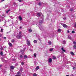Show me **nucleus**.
Here are the masks:
<instances>
[{
    "label": "nucleus",
    "mask_w": 76,
    "mask_h": 76,
    "mask_svg": "<svg viewBox=\"0 0 76 76\" xmlns=\"http://www.w3.org/2000/svg\"><path fill=\"white\" fill-rule=\"evenodd\" d=\"M31 51H32V50H31Z\"/></svg>",
    "instance_id": "obj_55"
},
{
    "label": "nucleus",
    "mask_w": 76,
    "mask_h": 76,
    "mask_svg": "<svg viewBox=\"0 0 76 76\" xmlns=\"http://www.w3.org/2000/svg\"><path fill=\"white\" fill-rule=\"evenodd\" d=\"M33 76H38V74L36 73H34L33 75Z\"/></svg>",
    "instance_id": "obj_11"
},
{
    "label": "nucleus",
    "mask_w": 76,
    "mask_h": 76,
    "mask_svg": "<svg viewBox=\"0 0 76 76\" xmlns=\"http://www.w3.org/2000/svg\"><path fill=\"white\" fill-rule=\"evenodd\" d=\"M66 76H69L68 75H66Z\"/></svg>",
    "instance_id": "obj_53"
},
{
    "label": "nucleus",
    "mask_w": 76,
    "mask_h": 76,
    "mask_svg": "<svg viewBox=\"0 0 76 76\" xmlns=\"http://www.w3.org/2000/svg\"><path fill=\"white\" fill-rule=\"evenodd\" d=\"M38 4L39 6H41V3H39Z\"/></svg>",
    "instance_id": "obj_35"
},
{
    "label": "nucleus",
    "mask_w": 76,
    "mask_h": 76,
    "mask_svg": "<svg viewBox=\"0 0 76 76\" xmlns=\"http://www.w3.org/2000/svg\"><path fill=\"white\" fill-rule=\"evenodd\" d=\"M39 23H43V20H41V19L39 21Z\"/></svg>",
    "instance_id": "obj_6"
},
{
    "label": "nucleus",
    "mask_w": 76,
    "mask_h": 76,
    "mask_svg": "<svg viewBox=\"0 0 76 76\" xmlns=\"http://www.w3.org/2000/svg\"><path fill=\"white\" fill-rule=\"evenodd\" d=\"M70 53L72 56H74L75 55V53L72 52H71Z\"/></svg>",
    "instance_id": "obj_7"
},
{
    "label": "nucleus",
    "mask_w": 76,
    "mask_h": 76,
    "mask_svg": "<svg viewBox=\"0 0 76 76\" xmlns=\"http://www.w3.org/2000/svg\"><path fill=\"white\" fill-rule=\"evenodd\" d=\"M4 39H6V37H4Z\"/></svg>",
    "instance_id": "obj_46"
},
{
    "label": "nucleus",
    "mask_w": 76,
    "mask_h": 76,
    "mask_svg": "<svg viewBox=\"0 0 76 76\" xmlns=\"http://www.w3.org/2000/svg\"><path fill=\"white\" fill-rule=\"evenodd\" d=\"M70 10L71 11H72V10H73V9H70Z\"/></svg>",
    "instance_id": "obj_43"
},
{
    "label": "nucleus",
    "mask_w": 76,
    "mask_h": 76,
    "mask_svg": "<svg viewBox=\"0 0 76 76\" xmlns=\"http://www.w3.org/2000/svg\"><path fill=\"white\" fill-rule=\"evenodd\" d=\"M18 1H19V2H22V1H23V0H18Z\"/></svg>",
    "instance_id": "obj_33"
},
{
    "label": "nucleus",
    "mask_w": 76,
    "mask_h": 76,
    "mask_svg": "<svg viewBox=\"0 0 76 76\" xmlns=\"http://www.w3.org/2000/svg\"><path fill=\"white\" fill-rule=\"evenodd\" d=\"M38 69H39V66H37L36 68V70H38Z\"/></svg>",
    "instance_id": "obj_20"
},
{
    "label": "nucleus",
    "mask_w": 76,
    "mask_h": 76,
    "mask_svg": "<svg viewBox=\"0 0 76 76\" xmlns=\"http://www.w3.org/2000/svg\"><path fill=\"white\" fill-rule=\"evenodd\" d=\"M19 19L20 20H22V17H21V16H19Z\"/></svg>",
    "instance_id": "obj_12"
},
{
    "label": "nucleus",
    "mask_w": 76,
    "mask_h": 76,
    "mask_svg": "<svg viewBox=\"0 0 76 76\" xmlns=\"http://www.w3.org/2000/svg\"><path fill=\"white\" fill-rule=\"evenodd\" d=\"M61 29L59 28V29H58V32H61Z\"/></svg>",
    "instance_id": "obj_21"
},
{
    "label": "nucleus",
    "mask_w": 76,
    "mask_h": 76,
    "mask_svg": "<svg viewBox=\"0 0 76 76\" xmlns=\"http://www.w3.org/2000/svg\"><path fill=\"white\" fill-rule=\"evenodd\" d=\"M21 33H22V32H21V31H20L19 32V34L18 37H17V38H20V37H22V36H21Z\"/></svg>",
    "instance_id": "obj_1"
},
{
    "label": "nucleus",
    "mask_w": 76,
    "mask_h": 76,
    "mask_svg": "<svg viewBox=\"0 0 76 76\" xmlns=\"http://www.w3.org/2000/svg\"><path fill=\"white\" fill-rule=\"evenodd\" d=\"M39 39V41H40V39Z\"/></svg>",
    "instance_id": "obj_52"
},
{
    "label": "nucleus",
    "mask_w": 76,
    "mask_h": 76,
    "mask_svg": "<svg viewBox=\"0 0 76 76\" xmlns=\"http://www.w3.org/2000/svg\"><path fill=\"white\" fill-rule=\"evenodd\" d=\"M73 70H75V69H76V67L74 66L73 68Z\"/></svg>",
    "instance_id": "obj_36"
},
{
    "label": "nucleus",
    "mask_w": 76,
    "mask_h": 76,
    "mask_svg": "<svg viewBox=\"0 0 76 76\" xmlns=\"http://www.w3.org/2000/svg\"><path fill=\"white\" fill-rule=\"evenodd\" d=\"M41 13H39L37 14V16H41Z\"/></svg>",
    "instance_id": "obj_9"
},
{
    "label": "nucleus",
    "mask_w": 76,
    "mask_h": 76,
    "mask_svg": "<svg viewBox=\"0 0 76 76\" xmlns=\"http://www.w3.org/2000/svg\"><path fill=\"white\" fill-rule=\"evenodd\" d=\"M15 76H20V75H15Z\"/></svg>",
    "instance_id": "obj_45"
},
{
    "label": "nucleus",
    "mask_w": 76,
    "mask_h": 76,
    "mask_svg": "<svg viewBox=\"0 0 76 76\" xmlns=\"http://www.w3.org/2000/svg\"><path fill=\"white\" fill-rule=\"evenodd\" d=\"M10 10H7V11H6V13H9V12H10Z\"/></svg>",
    "instance_id": "obj_18"
},
{
    "label": "nucleus",
    "mask_w": 76,
    "mask_h": 76,
    "mask_svg": "<svg viewBox=\"0 0 76 76\" xmlns=\"http://www.w3.org/2000/svg\"><path fill=\"white\" fill-rule=\"evenodd\" d=\"M2 66V65H0V67H1Z\"/></svg>",
    "instance_id": "obj_51"
},
{
    "label": "nucleus",
    "mask_w": 76,
    "mask_h": 76,
    "mask_svg": "<svg viewBox=\"0 0 76 76\" xmlns=\"http://www.w3.org/2000/svg\"><path fill=\"white\" fill-rule=\"evenodd\" d=\"M39 26L40 30H41L42 31V30H43V28H42V26Z\"/></svg>",
    "instance_id": "obj_5"
},
{
    "label": "nucleus",
    "mask_w": 76,
    "mask_h": 76,
    "mask_svg": "<svg viewBox=\"0 0 76 76\" xmlns=\"http://www.w3.org/2000/svg\"><path fill=\"white\" fill-rule=\"evenodd\" d=\"M73 48H74V49H76V45H75L74 46Z\"/></svg>",
    "instance_id": "obj_27"
},
{
    "label": "nucleus",
    "mask_w": 76,
    "mask_h": 76,
    "mask_svg": "<svg viewBox=\"0 0 76 76\" xmlns=\"http://www.w3.org/2000/svg\"><path fill=\"white\" fill-rule=\"evenodd\" d=\"M20 58H22V57H23V56H22V55H20Z\"/></svg>",
    "instance_id": "obj_34"
},
{
    "label": "nucleus",
    "mask_w": 76,
    "mask_h": 76,
    "mask_svg": "<svg viewBox=\"0 0 76 76\" xmlns=\"http://www.w3.org/2000/svg\"><path fill=\"white\" fill-rule=\"evenodd\" d=\"M12 16H10V18H11L12 19Z\"/></svg>",
    "instance_id": "obj_50"
},
{
    "label": "nucleus",
    "mask_w": 76,
    "mask_h": 76,
    "mask_svg": "<svg viewBox=\"0 0 76 76\" xmlns=\"http://www.w3.org/2000/svg\"><path fill=\"white\" fill-rule=\"evenodd\" d=\"M53 60H54V59H56V57L55 56H53Z\"/></svg>",
    "instance_id": "obj_24"
},
{
    "label": "nucleus",
    "mask_w": 76,
    "mask_h": 76,
    "mask_svg": "<svg viewBox=\"0 0 76 76\" xmlns=\"http://www.w3.org/2000/svg\"><path fill=\"white\" fill-rule=\"evenodd\" d=\"M73 44L74 45H76V43L75 42H73Z\"/></svg>",
    "instance_id": "obj_32"
},
{
    "label": "nucleus",
    "mask_w": 76,
    "mask_h": 76,
    "mask_svg": "<svg viewBox=\"0 0 76 76\" xmlns=\"http://www.w3.org/2000/svg\"><path fill=\"white\" fill-rule=\"evenodd\" d=\"M8 44L9 46H10V47H12V43H8Z\"/></svg>",
    "instance_id": "obj_16"
},
{
    "label": "nucleus",
    "mask_w": 76,
    "mask_h": 76,
    "mask_svg": "<svg viewBox=\"0 0 76 76\" xmlns=\"http://www.w3.org/2000/svg\"><path fill=\"white\" fill-rule=\"evenodd\" d=\"M5 0H1V2H2V1H4Z\"/></svg>",
    "instance_id": "obj_41"
},
{
    "label": "nucleus",
    "mask_w": 76,
    "mask_h": 76,
    "mask_svg": "<svg viewBox=\"0 0 76 76\" xmlns=\"http://www.w3.org/2000/svg\"><path fill=\"white\" fill-rule=\"evenodd\" d=\"M33 56H34V57H36V56H37V54L36 53H35L34 54Z\"/></svg>",
    "instance_id": "obj_28"
},
{
    "label": "nucleus",
    "mask_w": 76,
    "mask_h": 76,
    "mask_svg": "<svg viewBox=\"0 0 76 76\" xmlns=\"http://www.w3.org/2000/svg\"><path fill=\"white\" fill-rule=\"evenodd\" d=\"M64 48H61V50H62V51H63V52H66V50H64Z\"/></svg>",
    "instance_id": "obj_10"
},
{
    "label": "nucleus",
    "mask_w": 76,
    "mask_h": 76,
    "mask_svg": "<svg viewBox=\"0 0 76 76\" xmlns=\"http://www.w3.org/2000/svg\"><path fill=\"white\" fill-rule=\"evenodd\" d=\"M10 68L11 69H15V67L13 66H12L10 67Z\"/></svg>",
    "instance_id": "obj_14"
},
{
    "label": "nucleus",
    "mask_w": 76,
    "mask_h": 76,
    "mask_svg": "<svg viewBox=\"0 0 76 76\" xmlns=\"http://www.w3.org/2000/svg\"><path fill=\"white\" fill-rule=\"evenodd\" d=\"M0 54L1 55V56H3V52H0Z\"/></svg>",
    "instance_id": "obj_25"
},
{
    "label": "nucleus",
    "mask_w": 76,
    "mask_h": 76,
    "mask_svg": "<svg viewBox=\"0 0 76 76\" xmlns=\"http://www.w3.org/2000/svg\"><path fill=\"white\" fill-rule=\"evenodd\" d=\"M48 43L49 45H51V41H48Z\"/></svg>",
    "instance_id": "obj_22"
},
{
    "label": "nucleus",
    "mask_w": 76,
    "mask_h": 76,
    "mask_svg": "<svg viewBox=\"0 0 76 76\" xmlns=\"http://www.w3.org/2000/svg\"><path fill=\"white\" fill-rule=\"evenodd\" d=\"M21 64L22 65H23V64H24V63L23 62L21 63Z\"/></svg>",
    "instance_id": "obj_38"
},
{
    "label": "nucleus",
    "mask_w": 76,
    "mask_h": 76,
    "mask_svg": "<svg viewBox=\"0 0 76 76\" xmlns=\"http://www.w3.org/2000/svg\"><path fill=\"white\" fill-rule=\"evenodd\" d=\"M63 19H64V20H66V18H64Z\"/></svg>",
    "instance_id": "obj_39"
},
{
    "label": "nucleus",
    "mask_w": 76,
    "mask_h": 76,
    "mask_svg": "<svg viewBox=\"0 0 76 76\" xmlns=\"http://www.w3.org/2000/svg\"><path fill=\"white\" fill-rule=\"evenodd\" d=\"M11 42H15V40H14V39H12V40Z\"/></svg>",
    "instance_id": "obj_31"
},
{
    "label": "nucleus",
    "mask_w": 76,
    "mask_h": 76,
    "mask_svg": "<svg viewBox=\"0 0 76 76\" xmlns=\"http://www.w3.org/2000/svg\"><path fill=\"white\" fill-rule=\"evenodd\" d=\"M18 75H20V72H17Z\"/></svg>",
    "instance_id": "obj_29"
},
{
    "label": "nucleus",
    "mask_w": 76,
    "mask_h": 76,
    "mask_svg": "<svg viewBox=\"0 0 76 76\" xmlns=\"http://www.w3.org/2000/svg\"><path fill=\"white\" fill-rule=\"evenodd\" d=\"M24 58L25 59H26V58H28V56H27L26 55H25L24 56Z\"/></svg>",
    "instance_id": "obj_17"
},
{
    "label": "nucleus",
    "mask_w": 76,
    "mask_h": 76,
    "mask_svg": "<svg viewBox=\"0 0 76 76\" xmlns=\"http://www.w3.org/2000/svg\"><path fill=\"white\" fill-rule=\"evenodd\" d=\"M38 0H37V1H38Z\"/></svg>",
    "instance_id": "obj_56"
},
{
    "label": "nucleus",
    "mask_w": 76,
    "mask_h": 76,
    "mask_svg": "<svg viewBox=\"0 0 76 76\" xmlns=\"http://www.w3.org/2000/svg\"><path fill=\"white\" fill-rule=\"evenodd\" d=\"M20 52H21V53H22L21 54H23V53H24V50H22Z\"/></svg>",
    "instance_id": "obj_23"
},
{
    "label": "nucleus",
    "mask_w": 76,
    "mask_h": 76,
    "mask_svg": "<svg viewBox=\"0 0 76 76\" xmlns=\"http://www.w3.org/2000/svg\"><path fill=\"white\" fill-rule=\"evenodd\" d=\"M48 63H50L52 62V59L51 58L48 59Z\"/></svg>",
    "instance_id": "obj_3"
},
{
    "label": "nucleus",
    "mask_w": 76,
    "mask_h": 76,
    "mask_svg": "<svg viewBox=\"0 0 76 76\" xmlns=\"http://www.w3.org/2000/svg\"><path fill=\"white\" fill-rule=\"evenodd\" d=\"M3 60H4L3 59H2V61H3Z\"/></svg>",
    "instance_id": "obj_49"
},
{
    "label": "nucleus",
    "mask_w": 76,
    "mask_h": 76,
    "mask_svg": "<svg viewBox=\"0 0 76 76\" xmlns=\"http://www.w3.org/2000/svg\"><path fill=\"white\" fill-rule=\"evenodd\" d=\"M67 32H68V33H69V31H67Z\"/></svg>",
    "instance_id": "obj_48"
},
{
    "label": "nucleus",
    "mask_w": 76,
    "mask_h": 76,
    "mask_svg": "<svg viewBox=\"0 0 76 76\" xmlns=\"http://www.w3.org/2000/svg\"><path fill=\"white\" fill-rule=\"evenodd\" d=\"M1 32H3V29H1Z\"/></svg>",
    "instance_id": "obj_42"
},
{
    "label": "nucleus",
    "mask_w": 76,
    "mask_h": 76,
    "mask_svg": "<svg viewBox=\"0 0 76 76\" xmlns=\"http://www.w3.org/2000/svg\"><path fill=\"white\" fill-rule=\"evenodd\" d=\"M4 14H3V15H2V16L1 17L2 18H4Z\"/></svg>",
    "instance_id": "obj_37"
},
{
    "label": "nucleus",
    "mask_w": 76,
    "mask_h": 76,
    "mask_svg": "<svg viewBox=\"0 0 76 76\" xmlns=\"http://www.w3.org/2000/svg\"><path fill=\"white\" fill-rule=\"evenodd\" d=\"M72 34H75V31H73L72 32Z\"/></svg>",
    "instance_id": "obj_30"
},
{
    "label": "nucleus",
    "mask_w": 76,
    "mask_h": 76,
    "mask_svg": "<svg viewBox=\"0 0 76 76\" xmlns=\"http://www.w3.org/2000/svg\"><path fill=\"white\" fill-rule=\"evenodd\" d=\"M33 42L34 43H37V41L36 40H35Z\"/></svg>",
    "instance_id": "obj_19"
},
{
    "label": "nucleus",
    "mask_w": 76,
    "mask_h": 76,
    "mask_svg": "<svg viewBox=\"0 0 76 76\" xmlns=\"http://www.w3.org/2000/svg\"><path fill=\"white\" fill-rule=\"evenodd\" d=\"M61 25L63 26L64 28H67V26L66 25V24H61Z\"/></svg>",
    "instance_id": "obj_2"
},
{
    "label": "nucleus",
    "mask_w": 76,
    "mask_h": 76,
    "mask_svg": "<svg viewBox=\"0 0 76 76\" xmlns=\"http://www.w3.org/2000/svg\"><path fill=\"white\" fill-rule=\"evenodd\" d=\"M68 37L69 39H71V36H68Z\"/></svg>",
    "instance_id": "obj_26"
},
{
    "label": "nucleus",
    "mask_w": 76,
    "mask_h": 76,
    "mask_svg": "<svg viewBox=\"0 0 76 76\" xmlns=\"http://www.w3.org/2000/svg\"><path fill=\"white\" fill-rule=\"evenodd\" d=\"M27 45H29L31 44L30 43V41L29 40H27L26 41Z\"/></svg>",
    "instance_id": "obj_4"
},
{
    "label": "nucleus",
    "mask_w": 76,
    "mask_h": 76,
    "mask_svg": "<svg viewBox=\"0 0 76 76\" xmlns=\"http://www.w3.org/2000/svg\"><path fill=\"white\" fill-rule=\"evenodd\" d=\"M53 50H54L53 48H50L49 49V51H53Z\"/></svg>",
    "instance_id": "obj_8"
},
{
    "label": "nucleus",
    "mask_w": 76,
    "mask_h": 76,
    "mask_svg": "<svg viewBox=\"0 0 76 76\" xmlns=\"http://www.w3.org/2000/svg\"><path fill=\"white\" fill-rule=\"evenodd\" d=\"M20 72H22V69H20Z\"/></svg>",
    "instance_id": "obj_47"
},
{
    "label": "nucleus",
    "mask_w": 76,
    "mask_h": 76,
    "mask_svg": "<svg viewBox=\"0 0 76 76\" xmlns=\"http://www.w3.org/2000/svg\"><path fill=\"white\" fill-rule=\"evenodd\" d=\"M66 43V41L65 40H63V44H64Z\"/></svg>",
    "instance_id": "obj_15"
},
{
    "label": "nucleus",
    "mask_w": 76,
    "mask_h": 76,
    "mask_svg": "<svg viewBox=\"0 0 76 76\" xmlns=\"http://www.w3.org/2000/svg\"><path fill=\"white\" fill-rule=\"evenodd\" d=\"M3 47H1V50H3Z\"/></svg>",
    "instance_id": "obj_40"
},
{
    "label": "nucleus",
    "mask_w": 76,
    "mask_h": 76,
    "mask_svg": "<svg viewBox=\"0 0 76 76\" xmlns=\"http://www.w3.org/2000/svg\"><path fill=\"white\" fill-rule=\"evenodd\" d=\"M28 31L29 32H32V30L31 29H28Z\"/></svg>",
    "instance_id": "obj_13"
},
{
    "label": "nucleus",
    "mask_w": 76,
    "mask_h": 76,
    "mask_svg": "<svg viewBox=\"0 0 76 76\" xmlns=\"http://www.w3.org/2000/svg\"><path fill=\"white\" fill-rule=\"evenodd\" d=\"M2 35V34H0V37H1Z\"/></svg>",
    "instance_id": "obj_44"
},
{
    "label": "nucleus",
    "mask_w": 76,
    "mask_h": 76,
    "mask_svg": "<svg viewBox=\"0 0 76 76\" xmlns=\"http://www.w3.org/2000/svg\"><path fill=\"white\" fill-rule=\"evenodd\" d=\"M20 29H21V27H20Z\"/></svg>",
    "instance_id": "obj_54"
}]
</instances>
